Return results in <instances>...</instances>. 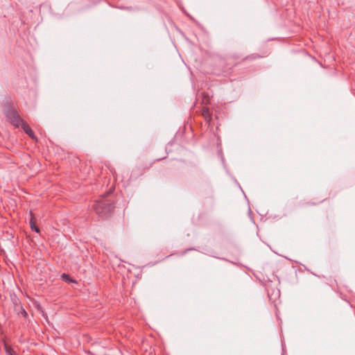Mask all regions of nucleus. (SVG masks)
<instances>
[{
	"mask_svg": "<svg viewBox=\"0 0 355 355\" xmlns=\"http://www.w3.org/2000/svg\"><path fill=\"white\" fill-rule=\"evenodd\" d=\"M4 348L8 355H16L14 349L8 346L6 343L4 344Z\"/></svg>",
	"mask_w": 355,
	"mask_h": 355,
	"instance_id": "nucleus-4",
	"label": "nucleus"
},
{
	"mask_svg": "<svg viewBox=\"0 0 355 355\" xmlns=\"http://www.w3.org/2000/svg\"><path fill=\"white\" fill-rule=\"evenodd\" d=\"M30 225H31V228L32 230L36 232H40V230L39 228L35 225V222L33 221V218H31V220H30Z\"/></svg>",
	"mask_w": 355,
	"mask_h": 355,
	"instance_id": "nucleus-6",
	"label": "nucleus"
},
{
	"mask_svg": "<svg viewBox=\"0 0 355 355\" xmlns=\"http://www.w3.org/2000/svg\"><path fill=\"white\" fill-rule=\"evenodd\" d=\"M95 212L101 217H107L114 211V206L112 200L107 197H101L93 205Z\"/></svg>",
	"mask_w": 355,
	"mask_h": 355,
	"instance_id": "nucleus-1",
	"label": "nucleus"
},
{
	"mask_svg": "<svg viewBox=\"0 0 355 355\" xmlns=\"http://www.w3.org/2000/svg\"><path fill=\"white\" fill-rule=\"evenodd\" d=\"M202 114H203V116H205V119L207 121H209L211 119V116H210L209 109L204 108L203 110H202Z\"/></svg>",
	"mask_w": 355,
	"mask_h": 355,
	"instance_id": "nucleus-5",
	"label": "nucleus"
},
{
	"mask_svg": "<svg viewBox=\"0 0 355 355\" xmlns=\"http://www.w3.org/2000/svg\"><path fill=\"white\" fill-rule=\"evenodd\" d=\"M61 279L63 280V281H65V282H73L68 275L65 274V273H63L61 276Z\"/></svg>",
	"mask_w": 355,
	"mask_h": 355,
	"instance_id": "nucleus-7",
	"label": "nucleus"
},
{
	"mask_svg": "<svg viewBox=\"0 0 355 355\" xmlns=\"http://www.w3.org/2000/svg\"><path fill=\"white\" fill-rule=\"evenodd\" d=\"M20 126L21 127V128L24 130V131L30 137H31L32 139H36V137L33 132V131L32 130V129L30 128V126L28 125V124L25 122L24 121H23V123L20 125Z\"/></svg>",
	"mask_w": 355,
	"mask_h": 355,
	"instance_id": "nucleus-3",
	"label": "nucleus"
},
{
	"mask_svg": "<svg viewBox=\"0 0 355 355\" xmlns=\"http://www.w3.org/2000/svg\"><path fill=\"white\" fill-rule=\"evenodd\" d=\"M6 116L10 123L16 127H19L24 121L17 112L13 108L8 109L6 111Z\"/></svg>",
	"mask_w": 355,
	"mask_h": 355,
	"instance_id": "nucleus-2",
	"label": "nucleus"
}]
</instances>
